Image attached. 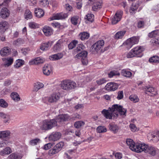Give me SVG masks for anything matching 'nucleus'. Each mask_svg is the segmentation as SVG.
Instances as JSON below:
<instances>
[{
  "label": "nucleus",
  "instance_id": "f03ea898",
  "mask_svg": "<svg viewBox=\"0 0 159 159\" xmlns=\"http://www.w3.org/2000/svg\"><path fill=\"white\" fill-rule=\"evenodd\" d=\"M85 47L82 44H78L76 48L73 51V54L75 55L74 58L75 59L81 58V61L82 64L86 65L88 63L87 59L88 52L86 51H82L85 49Z\"/></svg>",
  "mask_w": 159,
  "mask_h": 159
},
{
  "label": "nucleus",
  "instance_id": "680f3d73",
  "mask_svg": "<svg viewBox=\"0 0 159 159\" xmlns=\"http://www.w3.org/2000/svg\"><path fill=\"white\" fill-rule=\"evenodd\" d=\"M29 25L30 27L32 29H35L38 26L37 24L34 22H31L29 23Z\"/></svg>",
  "mask_w": 159,
  "mask_h": 159
},
{
  "label": "nucleus",
  "instance_id": "37998d69",
  "mask_svg": "<svg viewBox=\"0 0 159 159\" xmlns=\"http://www.w3.org/2000/svg\"><path fill=\"white\" fill-rule=\"evenodd\" d=\"M149 61L151 63H159V57L157 56H153L149 58Z\"/></svg>",
  "mask_w": 159,
  "mask_h": 159
},
{
  "label": "nucleus",
  "instance_id": "4468645a",
  "mask_svg": "<svg viewBox=\"0 0 159 159\" xmlns=\"http://www.w3.org/2000/svg\"><path fill=\"white\" fill-rule=\"evenodd\" d=\"M68 16V15L67 13H57V14L53 15L50 18V19L51 20L60 19L62 20L67 18Z\"/></svg>",
  "mask_w": 159,
  "mask_h": 159
},
{
  "label": "nucleus",
  "instance_id": "0eeeda50",
  "mask_svg": "<svg viewBox=\"0 0 159 159\" xmlns=\"http://www.w3.org/2000/svg\"><path fill=\"white\" fill-rule=\"evenodd\" d=\"M59 98V94L54 93L50 96L45 97L44 98L45 100V102H48L49 103H55L57 102Z\"/></svg>",
  "mask_w": 159,
  "mask_h": 159
},
{
  "label": "nucleus",
  "instance_id": "2eb2a0df",
  "mask_svg": "<svg viewBox=\"0 0 159 159\" xmlns=\"http://www.w3.org/2000/svg\"><path fill=\"white\" fill-rule=\"evenodd\" d=\"M10 11L6 7H3L1 9L0 12V16L3 19L7 18L10 16Z\"/></svg>",
  "mask_w": 159,
  "mask_h": 159
},
{
  "label": "nucleus",
  "instance_id": "cd10ccee",
  "mask_svg": "<svg viewBox=\"0 0 159 159\" xmlns=\"http://www.w3.org/2000/svg\"><path fill=\"white\" fill-rule=\"evenodd\" d=\"M63 54L62 53H58L52 55L49 57L50 59L53 61L61 59L63 57Z\"/></svg>",
  "mask_w": 159,
  "mask_h": 159
},
{
  "label": "nucleus",
  "instance_id": "39448f33",
  "mask_svg": "<svg viewBox=\"0 0 159 159\" xmlns=\"http://www.w3.org/2000/svg\"><path fill=\"white\" fill-rule=\"evenodd\" d=\"M64 145V143L63 142H59L49 151V155L50 156H52L57 153L62 149Z\"/></svg>",
  "mask_w": 159,
  "mask_h": 159
},
{
  "label": "nucleus",
  "instance_id": "13d9d810",
  "mask_svg": "<svg viewBox=\"0 0 159 159\" xmlns=\"http://www.w3.org/2000/svg\"><path fill=\"white\" fill-rule=\"evenodd\" d=\"M70 119L72 120H75L76 119H80L81 117L80 115L77 113L74 114H72L71 116H70Z\"/></svg>",
  "mask_w": 159,
  "mask_h": 159
},
{
  "label": "nucleus",
  "instance_id": "6e6d98bb",
  "mask_svg": "<svg viewBox=\"0 0 159 159\" xmlns=\"http://www.w3.org/2000/svg\"><path fill=\"white\" fill-rule=\"evenodd\" d=\"M107 82V80L105 78H104L100 79L96 81L97 84L99 85H102L104 83H106Z\"/></svg>",
  "mask_w": 159,
  "mask_h": 159
},
{
  "label": "nucleus",
  "instance_id": "7c9ffc66",
  "mask_svg": "<svg viewBox=\"0 0 159 159\" xmlns=\"http://www.w3.org/2000/svg\"><path fill=\"white\" fill-rule=\"evenodd\" d=\"M138 3H133L130 7L129 12L131 14H134L139 7Z\"/></svg>",
  "mask_w": 159,
  "mask_h": 159
},
{
  "label": "nucleus",
  "instance_id": "4c0bfd02",
  "mask_svg": "<svg viewBox=\"0 0 159 159\" xmlns=\"http://www.w3.org/2000/svg\"><path fill=\"white\" fill-rule=\"evenodd\" d=\"M151 137L152 138L151 139L154 142H157L159 140V131H157L155 134H151Z\"/></svg>",
  "mask_w": 159,
  "mask_h": 159
},
{
  "label": "nucleus",
  "instance_id": "58836bf2",
  "mask_svg": "<svg viewBox=\"0 0 159 159\" xmlns=\"http://www.w3.org/2000/svg\"><path fill=\"white\" fill-rule=\"evenodd\" d=\"M11 97L15 101H18L20 99L19 95L17 93L15 92L12 93L11 95Z\"/></svg>",
  "mask_w": 159,
  "mask_h": 159
},
{
  "label": "nucleus",
  "instance_id": "6ab92c4d",
  "mask_svg": "<svg viewBox=\"0 0 159 159\" xmlns=\"http://www.w3.org/2000/svg\"><path fill=\"white\" fill-rule=\"evenodd\" d=\"M61 137V134L59 132L53 133L49 137L50 140L55 141L59 139Z\"/></svg>",
  "mask_w": 159,
  "mask_h": 159
},
{
  "label": "nucleus",
  "instance_id": "2f4dec72",
  "mask_svg": "<svg viewBox=\"0 0 159 159\" xmlns=\"http://www.w3.org/2000/svg\"><path fill=\"white\" fill-rule=\"evenodd\" d=\"M22 157L20 154L13 153L8 156L7 159H20Z\"/></svg>",
  "mask_w": 159,
  "mask_h": 159
},
{
  "label": "nucleus",
  "instance_id": "f8f14e48",
  "mask_svg": "<svg viewBox=\"0 0 159 159\" xmlns=\"http://www.w3.org/2000/svg\"><path fill=\"white\" fill-rule=\"evenodd\" d=\"M143 90L146 92V93L151 96H154L156 94L155 89L150 85L145 86L143 88Z\"/></svg>",
  "mask_w": 159,
  "mask_h": 159
},
{
  "label": "nucleus",
  "instance_id": "aec40b11",
  "mask_svg": "<svg viewBox=\"0 0 159 159\" xmlns=\"http://www.w3.org/2000/svg\"><path fill=\"white\" fill-rule=\"evenodd\" d=\"M52 44V42L50 41H48L47 43H42L41 44L40 48L43 51H47L51 47Z\"/></svg>",
  "mask_w": 159,
  "mask_h": 159
},
{
  "label": "nucleus",
  "instance_id": "473e14b6",
  "mask_svg": "<svg viewBox=\"0 0 159 159\" xmlns=\"http://www.w3.org/2000/svg\"><path fill=\"white\" fill-rule=\"evenodd\" d=\"M79 37L82 40H84L89 38V34L87 32H83L79 34Z\"/></svg>",
  "mask_w": 159,
  "mask_h": 159
},
{
  "label": "nucleus",
  "instance_id": "0e129e2a",
  "mask_svg": "<svg viewBox=\"0 0 159 159\" xmlns=\"http://www.w3.org/2000/svg\"><path fill=\"white\" fill-rule=\"evenodd\" d=\"M129 127L132 131L135 132L137 130V128L135 125L133 124H131L129 125Z\"/></svg>",
  "mask_w": 159,
  "mask_h": 159
},
{
  "label": "nucleus",
  "instance_id": "8fccbe9b",
  "mask_svg": "<svg viewBox=\"0 0 159 159\" xmlns=\"http://www.w3.org/2000/svg\"><path fill=\"white\" fill-rule=\"evenodd\" d=\"M8 103L4 99H0V107L4 108H6L8 107Z\"/></svg>",
  "mask_w": 159,
  "mask_h": 159
},
{
  "label": "nucleus",
  "instance_id": "49530a36",
  "mask_svg": "<svg viewBox=\"0 0 159 159\" xmlns=\"http://www.w3.org/2000/svg\"><path fill=\"white\" fill-rule=\"evenodd\" d=\"M85 18L87 20L92 22L94 20V15L91 13H88L86 16Z\"/></svg>",
  "mask_w": 159,
  "mask_h": 159
},
{
  "label": "nucleus",
  "instance_id": "c85d7f7f",
  "mask_svg": "<svg viewBox=\"0 0 159 159\" xmlns=\"http://www.w3.org/2000/svg\"><path fill=\"white\" fill-rule=\"evenodd\" d=\"M11 152V148L9 147H7L0 151V155L1 156H4L6 155H8Z\"/></svg>",
  "mask_w": 159,
  "mask_h": 159
},
{
  "label": "nucleus",
  "instance_id": "dca6fc26",
  "mask_svg": "<svg viewBox=\"0 0 159 159\" xmlns=\"http://www.w3.org/2000/svg\"><path fill=\"white\" fill-rule=\"evenodd\" d=\"M4 64L3 66L5 67H9L13 63L14 59L12 57H4L2 58Z\"/></svg>",
  "mask_w": 159,
  "mask_h": 159
},
{
  "label": "nucleus",
  "instance_id": "a878e982",
  "mask_svg": "<svg viewBox=\"0 0 159 159\" xmlns=\"http://www.w3.org/2000/svg\"><path fill=\"white\" fill-rule=\"evenodd\" d=\"M126 143L127 146H128L129 148L133 151L134 149L135 146V143L133 140L130 139H127L126 140Z\"/></svg>",
  "mask_w": 159,
  "mask_h": 159
},
{
  "label": "nucleus",
  "instance_id": "4be33fe9",
  "mask_svg": "<svg viewBox=\"0 0 159 159\" xmlns=\"http://www.w3.org/2000/svg\"><path fill=\"white\" fill-rule=\"evenodd\" d=\"M157 151V149L155 148L148 145L145 153H148L150 155L154 156L156 154Z\"/></svg>",
  "mask_w": 159,
  "mask_h": 159
},
{
  "label": "nucleus",
  "instance_id": "3c124183",
  "mask_svg": "<svg viewBox=\"0 0 159 159\" xmlns=\"http://www.w3.org/2000/svg\"><path fill=\"white\" fill-rule=\"evenodd\" d=\"M101 7V3L99 2H97L94 3L93 7L92 9L93 11H96L97 9H100Z\"/></svg>",
  "mask_w": 159,
  "mask_h": 159
},
{
  "label": "nucleus",
  "instance_id": "20e7f679",
  "mask_svg": "<svg viewBox=\"0 0 159 159\" xmlns=\"http://www.w3.org/2000/svg\"><path fill=\"white\" fill-rule=\"evenodd\" d=\"M56 124L55 119L45 120L42 122L40 128L42 130H49L55 126Z\"/></svg>",
  "mask_w": 159,
  "mask_h": 159
},
{
  "label": "nucleus",
  "instance_id": "603ef678",
  "mask_svg": "<svg viewBox=\"0 0 159 159\" xmlns=\"http://www.w3.org/2000/svg\"><path fill=\"white\" fill-rule=\"evenodd\" d=\"M159 34V31L157 30H155L151 32L148 34V36L150 38H153L156 37Z\"/></svg>",
  "mask_w": 159,
  "mask_h": 159
},
{
  "label": "nucleus",
  "instance_id": "412c9836",
  "mask_svg": "<svg viewBox=\"0 0 159 159\" xmlns=\"http://www.w3.org/2000/svg\"><path fill=\"white\" fill-rule=\"evenodd\" d=\"M9 24L7 21L3 20L0 22V31L2 32L8 29Z\"/></svg>",
  "mask_w": 159,
  "mask_h": 159
},
{
  "label": "nucleus",
  "instance_id": "1a4fd4ad",
  "mask_svg": "<svg viewBox=\"0 0 159 159\" xmlns=\"http://www.w3.org/2000/svg\"><path fill=\"white\" fill-rule=\"evenodd\" d=\"M70 117L67 114H62L58 116L55 120L56 121V126L58 125V124H62L64 121L70 120Z\"/></svg>",
  "mask_w": 159,
  "mask_h": 159
},
{
  "label": "nucleus",
  "instance_id": "bf43d9fd",
  "mask_svg": "<svg viewBox=\"0 0 159 159\" xmlns=\"http://www.w3.org/2000/svg\"><path fill=\"white\" fill-rule=\"evenodd\" d=\"M40 140L39 139H35L31 140L30 142V144L32 146H34L37 144V143L39 142Z\"/></svg>",
  "mask_w": 159,
  "mask_h": 159
},
{
  "label": "nucleus",
  "instance_id": "a18cd8bd",
  "mask_svg": "<svg viewBox=\"0 0 159 159\" xmlns=\"http://www.w3.org/2000/svg\"><path fill=\"white\" fill-rule=\"evenodd\" d=\"M39 4L42 7H47L49 4V0H40Z\"/></svg>",
  "mask_w": 159,
  "mask_h": 159
},
{
  "label": "nucleus",
  "instance_id": "5701e85b",
  "mask_svg": "<svg viewBox=\"0 0 159 159\" xmlns=\"http://www.w3.org/2000/svg\"><path fill=\"white\" fill-rule=\"evenodd\" d=\"M11 52V50L10 48L6 47L1 49L0 51V54L2 56H5L8 55Z\"/></svg>",
  "mask_w": 159,
  "mask_h": 159
},
{
  "label": "nucleus",
  "instance_id": "e2e57ef3",
  "mask_svg": "<svg viewBox=\"0 0 159 159\" xmlns=\"http://www.w3.org/2000/svg\"><path fill=\"white\" fill-rule=\"evenodd\" d=\"M136 56L132 50L127 54L126 57L128 58H131Z\"/></svg>",
  "mask_w": 159,
  "mask_h": 159
},
{
  "label": "nucleus",
  "instance_id": "a19ab883",
  "mask_svg": "<svg viewBox=\"0 0 159 159\" xmlns=\"http://www.w3.org/2000/svg\"><path fill=\"white\" fill-rule=\"evenodd\" d=\"M44 86V84L39 82L36 83L34 86V90L37 91L43 87Z\"/></svg>",
  "mask_w": 159,
  "mask_h": 159
},
{
  "label": "nucleus",
  "instance_id": "ddd939ff",
  "mask_svg": "<svg viewBox=\"0 0 159 159\" xmlns=\"http://www.w3.org/2000/svg\"><path fill=\"white\" fill-rule=\"evenodd\" d=\"M132 50L136 56L141 57L142 56V52L144 48L142 46H139L135 47Z\"/></svg>",
  "mask_w": 159,
  "mask_h": 159
},
{
  "label": "nucleus",
  "instance_id": "f704fd0d",
  "mask_svg": "<svg viewBox=\"0 0 159 159\" xmlns=\"http://www.w3.org/2000/svg\"><path fill=\"white\" fill-rule=\"evenodd\" d=\"M109 129L114 133L117 132L119 129L118 126L113 124H110L109 125Z\"/></svg>",
  "mask_w": 159,
  "mask_h": 159
},
{
  "label": "nucleus",
  "instance_id": "09e8293b",
  "mask_svg": "<svg viewBox=\"0 0 159 159\" xmlns=\"http://www.w3.org/2000/svg\"><path fill=\"white\" fill-rule=\"evenodd\" d=\"M129 98L131 101L135 103L138 102L139 100L138 96L135 95H131L129 97Z\"/></svg>",
  "mask_w": 159,
  "mask_h": 159
},
{
  "label": "nucleus",
  "instance_id": "5fc2aeb1",
  "mask_svg": "<svg viewBox=\"0 0 159 159\" xmlns=\"http://www.w3.org/2000/svg\"><path fill=\"white\" fill-rule=\"evenodd\" d=\"M32 17V15L31 12L29 10L26 11L25 12V18L28 19H30Z\"/></svg>",
  "mask_w": 159,
  "mask_h": 159
},
{
  "label": "nucleus",
  "instance_id": "864d4df0",
  "mask_svg": "<svg viewBox=\"0 0 159 159\" xmlns=\"http://www.w3.org/2000/svg\"><path fill=\"white\" fill-rule=\"evenodd\" d=\"M61 44L59 42H58L54 46L53 49L54 51H59L61 49Z\"/></svg>",
  "mask_w": 159,
  "mask_h": 159
},
{
  "label": "nucleus",
  "instance_id": "c756f323",
  "mask_svg": "<svg viewBox=\"0 0 159 159\" xmlns=\"http://www.w3.org/2000/svg\"><path fill=\"white\" fill-rule=\"evenodd\" d=\"M34 13L36 17L40 18L43 16L44 12L42 9L39 8L35 10Z\"/></svg>",
  "mask_w": 159,
  "mask_h": 159
},
{
  "label": "nucleus",
  "instance_id": "c03bdc74",
  "mask_svg": "<svg viewBox=\"0 0 159 159\" xmlns=\"http://www.w3.org/2000/svg\"><path fill=\"white\" fill-rule=\"evenodd\" d=\"M98 133H103L107 131V129L106 127L102 126H98L96 129Z\"/></svg>",
  "mask_w": 159,
  "mask_h": 159
},
{
  "label": "nucleus",
  "instance_id": "7ed1b4c3",
  "mask_svg": "<svg viewBox=\"0 0 159 159\" xmlns=\"http://www.w3.org/2000/svg\"><path fill=\"white\" fill-rule=\"evenodd\" d=\"M60 85L62 89L69 91L74 89L76 86V84L73 81L66 80H62L61 82Z\"/></svg>",
  "mask_w": 159,
  "mask_h": 159
},
{
  "label": "nucleus",
  "instance_id": "774afa93",
  "mask_svg": "<svg viewBox=\"0 0 159 159\" xmlns=\"http://www.w3.org/2000/svg\"><path fill=\"white\" fill-rule=\"evenodd\" d=\"M52 145L51 143H48L45 144L43 147V149L45 150H48L51 148Z\"/></svg>",
  "mask_w": 159,
  "mask_h": 159
},
{
  "label": "nucleus",
  "instance_id": "69168bd1",
  "mask_svg": "<svg viewBox=\"0 0 159 159\" xmlns=\"http://www.w3.org/2000/svg\"><path fill=\"white\" fill-rule=\"evenodd\" d=\"M123 97V91H119L118 93V96L117 97V98L119 99H122Z\"/></svg>",
  "mask_w": 159,
  "mask_h": 159
},
{
  "label": "nucleus",
  "instance_id": "4d7b16f0",
  "mask_svg": "<svg viewBox=\"0 0 159 159\" xmlns=\"http://www.w3.org/2000/svg\"><path fill=\"white\" fill-rule=\"evenodd\" d=\"M119 75V73L115 70L111 71L108 74L109 77L111 78L114 75Z\"/></svg>",
  "mask_w": 159,
  "mask_h": 159
},
{
  "label": "nucleus",
  "instance_id": "c9c22d12",
  "mask_svg": "<svg viewBox=\"0 0 159 159\" xmlns=\"http://www.w3.org/2000/svg\"><path fill=\"white\" fill-rule=\"evenodd\" d=\"M24 61L21 59L16 60L14 65V67L16 68H18L24 65Z\"/></svg>",
  "mask_w": 159,
  "mask_h": 159
},
{
  "label": "nucleus",
  "instance_id": "de8ad7c7",
  "mask_svg": "<svg viewBox=\"0 0 159 159\" xmlns=\"http://www.w3.org/2000/svg\"><path fill=\"white\" fill-rule=\"evenodd\" d=\"M78 41L75 40L72 41L68 45V47L70 49H72L75 47L76 45L78 43Z\"/></svg>",
  "mask_w": 159,
  "mask_h": 159
},
{
  "label": "nucleus",
  "instance_id": "f3484780",
  "mask_svg": "<svg viewBox=\"0 0 159 159\" xmlns=\"http://www.w3.org/2000/svg\"><path fill=\"white\" fill-rule=\"evenodd\" d=\"M118 85L116 83L110 82L107 83L105 86V89L108 91H114L117 89Z\"/></svg>",
  "mask_w": 159,
  "mask_h": 159
},
{
  "label": "nucleus",
  "instance_id": "9b49d317",
  "mask_svg": "<svg viewBox=\"0 0 159 159\" xmlns=\"http://www.w3.org/2000/svg\"><path fill=\"white\" fill-rule=\"evenodd\" d=\"M148 145L145 144H137L135 145L134 148V151L138 153L141 152H145Z\"/></svg>",
  "mask_w": 159,
  "mask_h": 159
},
{
  "label": "nucleus",
  "instance_id": "052dcab7",
  "mask_svg": "<svg viewBox=\"0 0 159 159\" xmlns=\"http://www.w3.org/2000/svg\"><path fill=\"white\" fill-rule=\"evenodd\" d=\"M78 20V17L77 16H73L71 19V22L73 24L76 25L77 24Z\"/></svg>",
  "mask_w": 159,
  "mask_h": 159
},
{
  "label": "nucleus",
  "instance_id": "423d86ee",
  "mask_svg": "<svg viewBox=\"0 0 159 159\" xmlns=\"http://www.w3.org/2000/svg\"><path fill=\"white\" fill-rule=\"evenodd\" d=\"M104 44V41L100 40L95 43L92 46L91 48L93 52H97L103 47Z\"/></svg>",
  "mask_w": 159,
  "mask_h": 159
},
{
  "label": "nucleus",
  "instance_id": "9d476101",
  "mask_svg": "<svg viewBox=\"0 0 159 159\" xmlns=\"http://www.w3.org/2000/svg\"><path fill=\"white\" fill-rule=\"evenodd\" d=\"M122 15V11L121 10L118 11L111 19L112 24H115L120 21Z\"/></svg>",
  "mask_w": 159,
  "mask_h": 159
},
{
  "label": "nucleus",
  "instance_id": "6e6552de",
  "mask_svg": "<svg viewBox=\"0 0 159 159\" xmlns=\"http://www.w3.org/2000/svg\"><path fill=\"white\" fill-rule=\"evenodd\" d=\"M139 39L138 37H133L127 39L125 42L126 48L128 49L130 48L134 45L138 43Z\"/></svg>",
  "mask_w": 159,
  "mask_h": 159
},
{
  "label": "nucleus",
  "instance_id": "72a5a7b5",
  "mask_svg": "<svg viewBox=\"0 0 159 159\" xmlns=\"http://www.w3.org/2000/svg\"><path fill=\"white\" fill-rule=\"evenodd\" d=\"M10 132L9 131H0V139L7 138L9 136Z\"/></svg>",
  "mask_w": 159,
  "mask_h": 159
},
{
  "label": "nucleus",
  "instance_id": "338daca9",
  "mask_svg": "<svg viewBox=\"0 0 159 159\" xmlns=\"http://www.w3.org/2000/svg\"><path fill=\"white\" fill-rule=\"evenodd\" d=\"M144 22L143 21H139L138 23V27L139 28H142L143 27Z\"/></svg>",
  "mask_w": 159,
  "mask_h": 159
},
{
  "label": "nucleus",
  "instance_id": "a211bd4d",
  "mask_svg": "<svg viewBox=\"0 0 159 159\" xmlns=\"http://www.w3.org/2000/svg\"><path fill=\"white\" fill-rule=\"evenodd\" d=\"M44 59L43 58L39 57L30 60L29 61V64L30 65H33L42 64L44 62Z\"/></svg>",
  "mask_w": 159,
  "mask_h": 159
},
{
  "label": "nucleus",
  "instance_id": "e433bc0d",
  "mask_svg": "<svg viewBox=\"0 0 159 159\" xmlns=\"http://www.w3.org/2000/svg\"><path fill=\"white\" fill-rule=\"evenodd\" d=\"M126 31L122 30L117 32L114 36L115 39H121L125 34Z\"/></svg>",
  "mask_w": 159,
  "mask_h": 159
},
{
  "label": "nucleus",
  "instance_id": "393cba45",
  "mask_svg": "<svg viewBox=\"0 0 159 159\" xmlns=\"http://www.w3.org/2000/svg\"><path fill=\"white\" fill-rule=\"evenodd\" d=\"M43 31L44 34L46 36H49L52 35L53 33V30L50 27L45 26L43 29Z\"/></svg>",
  "mask_w": 159,
  "mask_h": 159
},
{
  "label": "nucleus",
  "instance_id": "b1692460",
  "mask_svg": "<svg viewBox=\"0 0 159 159\" xmlns=\"http://www.w3.org/2000/svg\"><path fill=\"white\" fill-rule=\"evenodd\" d=\"M43 71L44 75H49L52 71L51 66L48 64L45 65L43 67Z\"/></svg>",
  "mask_w": 159,
  "mask_h": 159
},
{
  "label": "nucleus",
  "instance_id": "ea45409f",
  "mask_svg": "<svg viewBox=\"0 0 159 159\" xmlns=\"http://www.w3.org/2000/svg\"><path fill=\"white\" fill-rule=\"evenodd\" d=\"M121 74L122 75L126 77H130L132 75V73L130 71L125 69L121 70Z\"/></svg>",
  "mask_w": 159,
  "mask_h": 159
},
{
  "label": "nucleus",
  "instance_id": "79ce46f5",
  "mask_svg": "<svg viewBox=\"0 0 159 159\" xmlns=\"http://www.w3.org/2000/svg\"><path fill=\"white\" fill-rule=\"evenodd\" d=\"M84 124V122L82 121H79L75 122L74 124V126L76 128L78 129L83 126Z\"/></svg>",
  "mask_w": 159,
  "mask_h": 159
},
{
  "label": "nucleus",
  "instance_id": "bb28decb",
  "mask_svg": "<svg viewBox=\"0 0 159 159\" xmlns=\"http://www.w3.org/2000/svg\"><path fill=\"white\" fill-rule=\"evenodd\" d=\"M0 117L4 119V122L5 123H9L10 119V115H7L3 112H0Z\"/></svg>",
  "mask_w": 159,
  "mask_h": 159
},
{
  "label": "nucleus",
  "instance_id": "f257e3e1",
  "mask_svg": "<svg viewBox=\"0 0 159 159\" xmlns=\"http://www.w3.org/2000/svg\"><path fill=\"white\" fill-rule=\"evenodd\" d=\"M127 110L123 107L118 104H114L111 107H109L107 110L104 109L102 111V113L107 118L110 119L116 118L119 113L122 117L126 115Z\"/></svg>",
  "mask_w": 159,
  "mask_h": 159
}]
</instances>
